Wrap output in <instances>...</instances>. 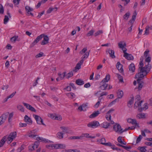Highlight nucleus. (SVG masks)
Returning <instances> with one entry per match:
<instances>
[{"label":"nucleus","mask_w":152,"mask_h":152,"mask_svg":"<svg viewBox=\"0 0 152 152\" xmlns=\"http://www.w3.org/2000/svg\"><path fill=\"white\" fill-rule=\"evenodd\" d=\"M145 66L143 67V63L142 61H140L139 64L140 66L139 68V72L136 75V78H143L146 76L150 70L151 66L149 64H146L145 63Z\"/></svg>","instance_id":"obj_1"},{"label":"nucleus","mask_w":152,"mask_h":152,"mask_svg":"<svg viewBox=\"0 0 152 152\" xmlns=\"http://www.w3.org/2000/svg\"><path fill=\"white\" fill-rule=\"evenodd\" d=\"M17 136V133L16 132H11L9 136H5L0 141V148L2 147L4 144L5 142L7 140L8 144L10 143Z\"/></svg>","instance_id":"obj_2"},{"label":"nucleus","mask_w":152,"mask_h":152,"mask_svg":"<svg viewBox=\"0 0 152 152\" xmlns=\"http://www.w3.org/2000/svg\"><path fill=\"white\" fill-rule=\"evenodd\" d=\"M113 129L115 132L121 134L123 133L122 129L120 125L118 124L115 123L113 126Z\"/></svg>","instance_id":"obj_3"},{"label":"nucleus","mask_w":152,"mask_h":152,"mask_svg":"<svg viewBox=\"0 0 152 152\" xmlns=\"http://www.w3.org/2000/svg\"><path fill=\"white\" fill-rule=\"evenodd\" d=\"M9 113H4L0 117V126L3 124L7 118Z\"/></svg>","instance_id":"obj_4"},{"label":"nucleus","mask_w":152,"mask_h":152,"mask_svg":"<svg viewBox=\"0 0 152 152\" xmlns=\"http://www.w3.org/2000/svg\"><path fill=\"white\" fill-rule=\"evenodd\" d=\"M136 97L137 100L134 104V108H136L137 107H140L141 105V104L143 102L142 101H140V96L139 95H137Z\"/></svg>","instance_id":"obj_5"},{"label":"nucleus","mask_w":152,"mask_h":152,"mask_svg":"<svg viewBox=\"0 0 152 152\" xmlns=\"http://www.w3.org/2000/svg\"><path fill=\"white\" fill-rule=\"evenodd\" d=\"M99 126H100L99 122L95 121L91 122L87 124L88 127L92 128H96Z\"/></svg>","instance_id":"obj_6"},{"label":"nucleus","mask_w":152,"mask_h":152,"mask_svg":"<svg viewBox=\"0 0 152 152\" xmlns=\"http://www.w3.org/2000/svg\"><path fill=\"white\" fill-rule=\"evenodd\" d=\"M33 117L36 120L37 123L39 124H42L45 126V124L43 123V120L39 116L35 114L33 115Z\"/></svg>","instance_id":"obj_7"},{"label":"nucleus","mask_w":152,"mask_h":152,"mask_svg":"<svg viewBox=\"0 0 152 152\" xmlns=\"http://www.w3.org/2000/svg\"><path fill=\"white\" fill-rule=\"evenodd\" d=\"M126 50L125 49L124 50V52H123L124 53V56L128 60H133L134 59L133 56L131 54H129L126 53Z\"/></svg>","instance_id":"obj_8"},{"label":"nucleus","mask_w":152,"mask_h":152,"mask_svg":"<svg viewBox=\"0 0 152 152\" xmlns=\"http://www.w3.org/2000/svg\"><path fill=\"white\" fill-rule=\"evenodd\" d=\"M83 63V60H80L76 64V66L73 69V71L75 72H77L78 70L80 69L81 66Z\"/></svg>","instance_id":"obj_9"},{"label":"nucleus","mask_w":152,"mask_h":152,"mask_svg":"<svg viewBox=\"0 0 152 152\" xmlns=\"http://www.w3.org/2000/svg\"><path fill=\"white\" fill-rule=\"evenodd\" d=\"M23 105L24 106L26 107V108L30 110L31 111L34 112H36V110L34 109V108L33 107H32L31 105L29 104L24 103L23 102Z\"/></svg>","instance_id":"obj_10"},{"label":"nucleus","mask_w":152,"mask_h":152,"mask_svg":"<svg viewBox=\"0 0 152 152\" xmlns=\"http://www.w3.org/2000/svg\"><path fill=\"white\" fill-rule=\"evenodd\" d=\"M118 46L120 48H121L124 52V50L126 49V51L127 49L126 48V44L124 42H121L118 43Z\"/></svg>","instance_id":"obj_11"},{"label":"nucleus","mask_w":152,"mask_h":152,"mask_svg":"<svg viewBox=\"0 0 152 152\" xmlns=\"http://www.w3.org/2000/svg\"><path fill=\"white\" fill-rule=\"evenodd\" d=\"M60 128L62 130V132L64 133H70L71 132V131L67 127L64 126H61Z\"/></svg>","instance_id":"obj_12"},{"label":"nucleus","mask_w":152,"mask_h":152,"mask_svg":"<svg viewBox=\"0 0 152 152\" xmlns=\"http://www.w3.org/2000/svg\"><path fill=\"white\" fill-rule=\"evenodd\" d=\"M34 130H33L32 131H30L28 132V136L30 137H32L35 139L37 140V135L34 134Z\"/></svg>","instance_id":"obj_13"},{"label":"nucleus","mask_w":152,"mask_h":152,"mask_svg":"<svg viewBox=\"0 0 152 152\" xmlns=\"http://www.w3.org/2000/svg\"><path fill=\"white\" fill-rule=\"evenodd\" d=\"M127 122L130 124H132L136 126L138 125V124L137 122L136 121L135 119H132L131 118H129L127 119Z\"/></svg>","instance_id":"obj_14"},{"label":"nucleus","mask_w":152,"mask_h":152,"mask_svg":"<svg viewBox=\"0 0 152 152\" xmlns=\"http://www.w3.org/2000/svg\"><path fill=\"white\" fill-rule=\"evenodd\" d=\"M24 121L27 124H31L32 123V121L30 118L28 117L27 115H25L24 117Z\"/></svg>","instance_id":"obj_15"},{"label":"nucleus","mask_w":152,"mask_h":152,"mask_svg":"<svg viewBox=\"0 0 152 152\" xmlns=\"http://www.w3.org/2000/svg\"><path fill=\"white\" fill-rule=\"evenodd\" d=\"M116 67L120 72H122L123 71V65L121 64L119 62H118L116 65Z\"/></svg>","instance_id":"obj_16"},{"label":"nucleus","mask_w":152,"mask_h":152,"mask_svg":"<svg viewBox=\"0 0 152 152\" xmlns=\"http://www.w3.org/2000/svg\"><path fill=\"white\" fill-rule=\"evenodd\" d=\"M100 125L101 127L107 129L110 126V124L107 122H104Z\"/></svg>","instance_id":"obj_17"},{"label":"nucleus","mask_w":152,"mask_h":152,"mask_svg":"<svg viewBox=\"0 0 152 152\" xmlns=\"http://www.w3.org/2000/svg\"><path fill=\"white\" fill-rule=\"evenodd\" d=\"M66 145L61 144H55V149H64L66 148Z\"/></svg>","instance_id":"obj_18"},{"label":"nucleus","mask_w":152,"mask_h":152,"mask_svg":"<svg viewBox=\"0 0 152 152\" xmlns=\"http://www.w3.org/2000/svg\"><path fill=\"white\" fill-rule=\"evenodd\" d=\"M100 113L99 111H96L94 112L92 114L89 116V117L90 118H94L97 116Z\"/></svg>","instance_id":"obj_19"},{"label":"nucleus","mask_w":152,"mask_h":152,"mask_svg":"<svg viewBox=\"0 0 152 152\" xmlns=\"http://www.w3.org/2000/svg\"><path fill=\"white\" fill-rule=\"evenodd\" d=\"M100 88L103 90H105L106 89V88L108 86V84L105 82H103L102 83V81L100 83Z\"/></svg>","instance_id":"obj_20"},{"label":"nucleus","mask_w":152,"mask_h":152,"mask_svg":"<svg viewBox=\"0 0 152 152\" xmlns=\"http://www.w3.org/2000/svg\"><path fill=\"white\" fill-rule=\"evenodd\" d=\"M136 15H137L136 12L135 11L134 12V14L132 16V19H131L129 21V22L131 24V25H132L133 23H134V22L135 21Z\"/></svg>","instance_id":"obj_21"},{"label":"nucleus","mask_w":152,"mask_h":152,"mask_svg":"<svg viewBox=\"0 0 152 152\" xmlns=\"http://www.w3.org/2000/svg\"><path fill=\"white\" fill-rule=\"evenodd\" d=\"M37 140L38 141H39V142H48V143H49V142H50V141H48L46 140V139L45 138H44L42 137H38L37 136Z\"/></svg>","instance_id":"obj_22"},{"label":"nucleus","mask_w":152,"mask_h":152,"mask_svg":"<svg viewBox=\"0 0 152 152\" xmlns=\"http://www.w3.org/2000/svg\"><path fill=\"white\" fill-rule=\"evenodd\" d=\"M37 140L38 141H39V142H48V143H49V142H50V141H48L46 140V139L45 138H44L42 137H38L37 136Z\"/></svg>","instance_id":"obj_23"},{"label":"nucleus","mask_w":152,"mask_h":152,"mask_svg":"<svg viewBox=\"0 0 152 152\" xmlns=\"http://www.w3.org/2000/svg\"><path fill=\"white\" fill-rule=\"evenodd\" d=\"M64 133L62 132H58L56 134V137L59 139H62L64 137Z\"/></svg>","instance_id":"obj_24"},{"label":"nucleus","mask_w":152,"mask_h":152,"mask_svg":"<svg viewBox=\"0 0 152 152\" xmlns=\"http://www.w3.org/2000/svg\"><path fill=\"white\" fill-rule=\"evenodd\" d=\"M129 70L132 72H134L135 70V67L134 64L133 63L131 64L129 67Z\"/></svg>","instance_id":"obj_25"},{"label":"nucleus","mask_w":152,"mask_h":152,"mask_svg":"<svg viewBox=\"0 0 152 152\" xmlns=\"http://www.w3.org/2000/svg\"><path fill=\"white\" fill-rule=\"evenodd\" d=\"M108 53L110 54V56L112 58H113L115 57L114 55L115 52L114 50L109 49L108 50Z\"/></svg>","instance_id":"obj_26"},{"label":"nucleus","mask_w":152,"mask_h":152,"mask_svg":"<svg viewBox=\"0 0 152 152\" xmlns=\"http://www.w3.org/2000/svg\"><path fill=\"white\" fill-rule=\"evenodd\" d=\"M117 96L118 98L121 99L123 96V92L121 90H118L117 92Z\"/></svg>","instance_id":"obj_27"},{"label":"nucleus","mask_w":152,"mask_h":152,"mask_svg":"<svg viewBox=\"0 0 152 152\" xmlns=\"http://www.w3.org/2000/svg\"><path fill=\"white\" fill-rule=\"evenodd\" d=\"M90 50L88 52L86 53L84 55H83L81 58V60H83V62L84 59L87 58L88 57L89 54Z\"/></svg>","instance_id":"obj_28"},{"label":"nucleus","mask_w":152,"mask_h":152,"mask_svg":"<svg viewBox=\"0 0 152 152\" xmlns=\"http://www.w3.org/2000/svg\"><path fill=\"white\" fill-rule=\"evenodd\" d=\"M66 95L69 98L73 99L75 97V94L73 93H69L66 94Z\"/></svg>","instance_id":"obj_29"},{"label":"nucleus","mask_w":152,"mask_h":152,"mask_svg":"<svg viewBox=\"0 0 152 152\" xmlns=\"http://www.w3.org/2000/svg\"><path fill=\"white\" fill-rule=\"evenodd\" d=\"M110 78V75L109 74L107 75L105 77L102 81V83H103V82H107L109 80Z\"/></svg>","instance_id":"obj_30"},{"label":"nucleus","mask_w":152,"mask_h":152,"mask_svg":"<svg viewBox=\"0 0 152 152\" xmlns=\"http://www.w3.org/2000/svg\"><path fill=\"white\" fill-rule=\"evenodd\" d=\"M76 83L78 85H83L84 83V81L80 79H78L76 81Z\"/></svg>","instance_id":"obj_31"},{"label":"nucleus","mask_w":152,"mask_h":152,"mask_svg":"<svg viewBox=\"0 0 152 152\" xmlns=\"http://www.w3.org/2000/svg\"><path fill=\"white\" fill-rule=\"evenodd\" d=\"M103 33V31L102 30H98L96 31L94 34V37H96Z\"/></svg>","instance_id":"obj_32"},{"label":"nucleus","mask_w":152,"mask_h":152,"mask_svg":"<svg viewBox=\"0 0 152 152\" xmlns=\"http://www.w3.org/2000/svg\"><path fill=\"white\" fill-rule=\"evenodd\" d=\"M46 147L49 149H55V144H50L46 145Z\"/></svg>","instance_id":"obj_33"},{"label":"nucleus","mask_w":152,"mask_h":152,"mask_svg":"<svg viewBox=\"0 0 152 152\" xmlns=\"http://www.w3.org/2000/svg\"><path fill=\"white\" fill-rule=\"evenodd\" d=\"M137 117L139 119L145 118V115L144 113H139L137 115Z\"/></svg>","instance_id":"obj_34"},{"label":"nucleus","mask_w":152,"mask_h":152,"mask_svg":"<svg viewBox=\"0 0 152 152\" xmlns=\"http://www.w3.org/2000/svg\"><path fill=\"white\" fill-rule=\"evenodd\" d=\"M97 142L100 143L102 144V143H105L106 142V140L105 138H102L101 139H97Z\"/></svg>","instance_id":"obj_35"},{"label":"nucleus","mask_w":152,"mask_h":152,"mask_svg":"<svg viewBox=\"0 0 152 152\" xmlns=\"http://www.w3.org/2000/svg\"><path fill=\"white\" fill-rule=\"evenodd\" d=\"M116 144V145L117 146L122 147L124 148L125 149L127 150L128 149H131V147L130 146H129V147L125 146L123 145H122L120 144L119 143Z\"/></svg>","instance_id":"obj_36"},{"label":"nucleus","mask_w":152,"mask_h":152,"mask_svg":"<svg viewBox=\"0 0 152 152\" xmlns=\"http://www.w3.org/2000/svg\"><path fill=\"white\" fill-rule=\"evenodd\" d=\"M138 79L137 80V81L138 82V89L139 90H140L142 87V83H139V81L141 80L140 78H138Z\"/></svg>","instance_id":"obj_37"},{"label":"nucleus","mask_w":152,"mask_h":152,"mask_svg":"<svg viewBox=\"0 0 152 152\" xmlns=\"http://www.w3.org/2000/svg\"><path fill=\"white\" fill-rule=\"evenodd\" d=\"M40 39H36L31 44L30 46L31 48L33 47L39 40Z\"/></svg>","instance_id":"obj_38"},{"label":"nucleus","mask_w":152,"mask_h":152,"mask_svg":"<svg viewBox=\"0 0 152 152\" xmlns=\"http://www.w3.org/2000/svg\"><path fill=\"white\" fill-rule=\"evenodd\" d=\"M18 109L22 112H24V108L23 106L20 105H19L17 106V107Z\"/></svg>","instance_id":"obj_39"},{"label":"nucleus","mask_w":152,"mask_h":152,"mask_svg":"<svg viewBox=\"0 0 152 152\" xmlns=\"http://www.w3.org/2000/svg\"><path fill=\"white\" fill-rule=\"evenodd\" d=\"M83 137H85L87 138H92L94 139L95 138V136H89V135L88 134H83Z\"/></svg>","instance_id":"obj_40"},{"label":"nucleus","mask_w":152,"mask_h":152,"mask_svg":"<svg viewBox=\"0 0 152 152\" xmlns=\"http://www.w3.org/2000/svg\"><path fill=\"white\" fill-rule=\"evenodd\" d=\"M134 99V98L132 97L129 101L128 103V106L129 107H131V105L133 103Z\"/></svg>","instance_id":"obj_41"},{"label":"nucleus","mask_w":152,"mask_h":152,"mask_svg":"<svg viewBox=\"0 0 152 152\" xmlns=\"http://www.w3.org/2000/svg\"><path fill=\"white\" fill-rule=\"evenodd\" d=\"M130 13L129 12L126 13L124 16L123 18L124 19L127 20L129 17Z\"/></svg>","instance_id":"obj_42"},{"label":"nucleus","mask_w":152,"mask_h":152,"mask_svg":"<svg viewBox=\"0 0 152 152\" xmlns=\"http://www.w3.org/2000/svg\"><path fill=\"white\" fill-rule=\"evenodd\" d=\"M83 137L80 136H72L69 137V139H81Z\"/></svg>","instance_id":"obj_43"},{"label":"nucleus","mask_w":152,"mask_h":152,"mask_svg":"<svg viewBox=\"0 0 152 152\" xmlns=\"http://www.w3.org/2000/svg\"><path fill=\"white\" fill-rule=\"evenodd\" d=\"M105 118L108 121L110 120L111 118V114L107 113L105 116Z\"/></svg>","instance_id":"obj_44"},{"label":"nucleus","mask_w":152,"mask_h":152,"mask_svg":"<svg viewBox=\"0 0 152 152\" xmlns=\"http://www.w3.org/2000/svg\"><path fill=\"white\" fill-rule=\"evenodd\" d=\"M95 31L94 29H92L87 34V35L88 36H90L94 35Z\"/></svg>","instance_id":"obj_45"},{"label":"nucleus","mask_w":152,"mask_h":152,"mask_svg":"<svg viewBox=\"0 0 152 152\" xmlns=\"http://www.w3.org/2000/svg\"><path fill=\"white\" fill-rule=\"evenodd\" d=\"M49 39H44L42 42H41L42 45H45L48 42Z\"/></svg>","instance_id":"obj_46"},{"label":"nucleus","mask_w":152,"mask_h":152,"mask_svg":"<svg viewBox=\"0 0 152 152\" xmlns=\"http://www.w3.org/2000/svg\"><path fill=\"white\" fill-rule=\"evenodd\" d=\"M145 148L146 147H139L138 148V149L140 152H146V150Z\"/></svg>","instance_id":"obj_47"},{"label":"nucleus","mask_w":152,"mask_h":152,"mask_svg":"<svg viewBox=\"0 0 152 152\" xmlns=\"http://www.w3.org/2000/svg\"><path fill=\"white\" fill-rule=\"evenodd\" d=\"M25 9L28 13H29V12L32 11L33 10V9L32 8H31L29 7L28 6H26L25 7Z\"/></svg>","instance_id":"obj_48"},{"label":"nucleus","mask_w":152,"mask_h":152,"mask_svg":"<svg viewBox=\"0 0 152 152\" xmlns=\"http://www.w3.org/2000/svg\"><path fill=\"white\" fill-rule=\"evenodd\" d=\"M49 37L44 34H42L40 36H38L37 38H48Z\"/></svg>","instance_id":"obj_49"},{"label":"nucleus","mask_w":152,"mask_h":152,"mask_svg":"<svg viewBox=\"0 0 152 152\" xmlns=\"http://www.w3.org/2000/svg\"><path fill=\"white\" fill-rule=\"evenodd\" d=\"M9 20L8 17L7 15H5L4 20V24H6L8 22Z\"/></svg>","instance_id":"obj_50"},{"label":"nucleus","mask_w":152,"mask_h":152,"mask_svg":"<svg viewBox=\"0 0 152 152\" xmlns=\"http://www.w3.org/2000/svg\"><path fill=\"white\" fill-rule=\"evenodd\" d=\"M148 108V106L147 105V103H145L144 104V105H143V107L141 108V110H145L147 109Z\"/></svg>","instance_id":"obj_51"},{"label":"nucleus","mask_w":152,"mask_h":152,"mask_svg":"<svg viewBox=\"0 0 152 152\" xmlns=\"http://www.w3.org/2000/svg\"><path fill=\"white\" fill-rule=\"evenodd\" d=\"M102 98H99L98 99V102L94 105V107L95 108H97L98 107L101 101V99Z\"/></svg>","instance_id":"obj_52"},{"label":"nucleus","mask_w":152,"mask_h":152,"mask_svg":"<svg viewBox=\"0 0 152 152\" xmlns=\"http://www.w3.org/2000/svg\"><path fill=\"white\" fill-rule=\"evenodd\" d=\"M10 40L12 43H14L16 41H19L20 39H10Z\"/></svg>","instance_id":"obj_53"},{"label":"nucleus","mask_w":152,"mask_h":152,"mask_svg":"<svg viewBox=\"0 0 152 152\" xmlns=\"http://www.w3.org/2000/svg\"><path fill=\"white\" fill-rule=\"evenodd\" d=\"M117 75L119 81L121 82H123V80L122 77L118 74H117Z\"/></svg>","instance_id":"obj_54"},{"label":"nucleus","mask_w":152,"mask_h":152,"mask_svg":"<svg viewBox=\"0 0 152 152\" xmlns=\"http://www.w3.org/2000/svg\"><path fill=\"white\" fill-rule=\"evenodd\" d=\"M54 119L56 120L61 121L62 120V118L60 115H59L55 116Z\"/></svg>","instance_id":"obj_55"},{"label":"nucleus","mask_w":152,"mask_h":152,"mask_svg":"<svg viewBox=\"0 0 152 152\" xmlns=\"http://www.w3.org/2000/svg\"><path fill=\"white\" fill-rule=\"evenodd\" d=\"M102 145H104L105 146H108L109 147H111L113 146V145L110 142H108L107 143H102Z\"/></svg>","instance_id":"obj_56"},{"label":"nucleus","mask_w":152,"mask_h":152,"mask_svg":"<svg viewBox=\"0 0 152 152\" xmlns=\"http://www.w3.org/2000/svg\"><path fill=\"white\" fill-rule=\"evenodd\" d=\"M73 75V74L72 72H70L67 74L66 76L67 78H69L72 76Z\"/></svg>","instance_id":"obj_57"},{"label":"nucleus","mask_w":152,"mask_h":152,"mask_svg":"<svg viewBox=\"0 0 152 152\" xmlns=\"http://www.w3.org/2000/svg\"><path fill=\"white\" fill-rule=\"evenodd\" d=\"M149 33V27L147 26L145 28V30L144 34L148 35Z\"/></svg>","instance_id":"obj_58"},{"label":"nucleus","mask_w":152,"mask_h":152,"mask_svg":"<svg viewBox=\"0 0 152 152\" xmlns=\"http://www.w3.org/2000/svg\"><path fill=\"white\" fill-rule=\"evenodd\" d=\"M142 138V136L141 135H140L137 139L136 143H139L140 141Z\"/></svg>","instance_id":"obj_59"},{"label":"nucleus","mask_w":152,"mask_h":152,"mask_svg":"<svg viewBox=\"0 0 152 152\" xmlns=\"http://www.w3.org/2000/svg\"><path fill=\"white\" fill-rule=\"evenodd\" d=\"M4 8L2 5L0 4V13L2 14L4 13Z\"/></svg>","instance_id":"obj_60"},{"label":"nucleus","mask_w":152,"mask_h":152,"mask_svg":"<svg viewBox=\"0 0 152 152\" xmlns=\"http://www.w3.org/2000/svg\"><path fill=\"white\" fill-rule=\"evenodd\" d=\"M87 50L86 48H83L81 51L80 52V53L82 54L83 53H85Z\"/></svg>","instance_id":"obj_61"},{"label":"nucleus","mask_w":152,"mask_h":152,"mask_svg":"<svg viewBox=\"0 0 152 152\" xmlns=\"http://www.w3.org/2000/svg\"><path fill=\"white\" fill-rule=\"evenodd\" d=\"M43 53L42 52H41L39 53L36 56V57L37 58H39L41 57L43 55Z\"/></svg>","instance_id":"obj_62"},{"label":"nucleus","mask_w":152,"mask_h":152,"mask_svg":"<svg viewBox=\"0 0 152 152\" xmlns=\"http://www.w3.org/2000/svg\"><path fill=\"white\" fill-rule=\"evenodd\" d=\"M20 127H26L27 126V124L26 123H20L19 124Z\"/></svg>","instance_id":"obj_63"},{"label":"nucleus","mask_w":152,"mask_h":152,"mask_svg":"<svg viewBox=\"0 0 152 152\" xmlns=\"http://www.w3.org/2000/svg\"><path fill=\"white\" fill-rule=\"evenodd\" d=\"M78 110H79L80 111H85L86 110V109H83L81 105L78 107Z\"/></svg>","instance_id":"obj_64"}]
</instances>
